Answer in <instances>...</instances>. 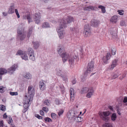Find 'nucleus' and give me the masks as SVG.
<instances>
[{
    "label": "nucleus",
    "instance_id": "nucleus-31",
    "mask_svg": "<svg viewBox=\"0 0 127 127\" xmlns=\"http://www.w3.org/2000/svg\"><path fill=\"white\" fill-rule=\"evenodd\" d=\"M42 27L43 28H47L50 27L49 25L47 22H45L43 24Z\"/></svg>",
    "mask_w": 127,
    "mask_h": 127
},
{
    "label": "nucleus",
    "instance_id": "nucleus-7",
    "mask_svg": "<svg viewBox=\"0 0 127 127\" xmlns=\"http://www.w3.org/2000/svg\"><path fill=\"white\" fill-rule=\"evenodd\" d=\"M28 95L29 96H30L31 98L32 97L33 98L34 94V88L31 86H29L28 88Z\"/></svg>",
    "mask_w": 127,
    "mask_h": 127
},
{
    "label": "nucleus",
    "instance_id": "nucleus-22",
    "mask_svg": "<svg viewBox=\"0 0 127 127\" xmlns=\"http://www.w3.org/2000/svg\"><path fill=\"white\" fill-rule=\"evenodd\" d=\"M40 90L42 91L44 90L46 88L45 85L44 83L43 82H40Z\"/></svg>",
    "mask_w": 127,
    "mask_h": 127
},
{
    "label": "nucleus",
    "instance_id": "nucleus-35",
    "mask_svg": "<svg viewBox=\"0 0 127 127\" xmlns=\"http://www.w3.org/2000/svg\"><path fill=\"white\" fill-rule=\"evenodd\" d=\"M93 6H89L87 7H85L84 10H85L90 11V10H93Z\"/></svg>",
    "mask_w": 127,
    "mask_h": 127
},
{
    "label": "nucleus",
    "instance_id": "nucleus-13",
    "mask_svg": "<svg viewBox=\"0 0 127 127\" xmlns=\"http://www.w3.org/2000/svg\"><path fill=\"white\" fill-rule=\"evenodd\" d=\"M121 72L119 70H117L114 72L113 76H112V79H114L117 78L119 75H121Z\"/></svg>",
    "mask_w": 127,
    "mask_h": 127
},
{
    "label": "nucleus",
    "instance_id": "nucleus-24",
    "mask_svg": "<svg viewBox=\"0 0 127 127\" xmlns=\"http://www.w3.org/2000/svg\"><path fill=\"white\" fill-rule=\"evenodd\" d=\"M24 77L26 79H30L32 78L31 75L29 73H27L24 76Z\"/></svg>",
    "mask_w": 127,
    "mask_h": 127
},
{
    "label": "nucleus",
    "instance_id": "nucleus-26",
    "mask_svg": "<svg viewBox=\"0 0 127 127\" xmlns=\"http://www.w3.org/2000/svg\"><path fill=\"white\" fill-rule=\"evenodd\" d=\"M28 55L30 56V55L34 54V51L33 49L31 48H29L28 49Z\"/></svg>",
    "mask_w": 127,
    "mask_h": 127
},
{
    "label": "nucleus",
    "instance_id": "nucleus-37",
    "mask_svg": "<svg viewBox=\"0 0 127 127\" xmlns=\"http://www.w3.org/2000/svg\"><path fill=\"white\" fill-rule=\"evenodd\" d=\"M5 107L3 105H0V110H1L3 111L5 110Z\"/></svg>",
    "mask_w": 127,
    "mask_h": 127
},
{
    "label": "nucleus",
    "instance_id": "nucleus-40",
    "mask_svg": "<svg viewBox=\"0 0 127 127\" xmlns=\"http://www.w3.org/2000/svg\"><path fill=\"white\" fill-rule=\"evenodd\" d=\"M23 52L22 51L19 50L17 51V53H16V55H21H21L22 54H23Z\"/></svg>",
    "mask_w": 127,
    "mask_h": 127
},
{
    "label": "nucleus",
    "instance_id": "nucleus-17",
    "mask_svg": "<svg viewBox=\"0 0 127 127\" xmlns=\"http://www.w3.org/2000/svg\"><path fill=\"white\" fill-rule=\"evenodd\" d=\"M117 62V60L116 59L112 61L111 65L109 66V68L110 70H113L114 68L116 66Z\"/></svg>",
    "mask_w": 127,
    "mask_h": 127
},
{
    "label": "nucleus",
    "instance_id": "nucleus-36",
    "mask_svg": "<svg viewBox=\"0 0 127 127\" xmlns=\"http://www.w3.org/2000/svg\"><path fill=\"white\" fill-rule=\"evenodd\" d=\"M29 105H23V107L24 108V109L23 110V112L24 113H25L27 111V108L29 107Z\"/></svg>",
    "mask_w": 127,
    "mask_h": 127
},
{
    "label": "nucleus",
    "instance_id": "nucleus-10",
    "mask_svg": "<svg viewBox=\"0 0 127 127\" xmlns=\"http://www.w3.org/2000/svg\"><path fill=\"white\" fill-rule=\"evenodd\" d=\"M77 56L76 55L74 56H72L70 55V57L69 58V62L71 67L74 64V60L77 59Z\"/></svg>",
    "mask_w": 127,
    "mask_h": 127
},
{
    "label": "nucleus",
    "instance_id": "nucleus-11",
    "mask_svg": "<svg viewBox=\"0 0 127 127\" xmlns=\"http://www.w3.org/2000/svg\"><path fill=\"white\" fill-rule=\"evenodd\" d=\"M99 21L93 19L90 22V25L93 27H96L98 26L99 24Z\"/></svg>",
    "mask_w": 127,
    "mask_h": 127
},
{
    "label": "nucleus",
    "instance_id": "nucleus-54",
    "mask_svg": "<svg viewBox=\"0 0 127 127\" xmlns=\"http://www.w3.org/2000/svg\"><path fill=\"white\" fill-rule=\"evenodd\" d=\"M123 102L125 103H126L127 102V96H125L124 97V99L123 100Z\"/></svg>",
    "mask_w": 127,
    "mask_h": 127
},
{
    "label": "nucleus",
    "instance_id": "nucleus-9",
    "mask_svg": "<svg viewBox=\"0 0 127 127\" xmlns=\"http://www.w3.org/2000/svg\"><path fill=\"white\" fill-rule=\"evenodd\" d=\"M17 67L18 65L17 64H14L8 69V72L10 74H11L15 71V69Z\"/></svg>",
    "mask_w": 127,
    "mask_h": 127
},
{
    "label": "nucleus",
    "instance_id": "nucleus-58",
    "mask_svg": "<svg viewBox=\"0 0 127 127\" xmlns=\"http://www.w3.org/2000/svg\"><path fill=\"white\" fill-rule=\"evenodd\" d=\"M34 116L37 118L39 119H40V115H39L38 114H34Z\"/></svg>",
    "mask_w": 127,
    "mask_h": 127
},
{
    "label": "nucleus",
    "instance_id": "nucleus-27",
    "mask_svg": "<svg viewBox=\"0 0 127 127\" xmlns=\"http://www.w3.org/2000/svg\"><path fill=\"white\" fill-rule=\"evenodd\" d=\"M98 8L101 9V12L102 13H104L106 12L105 7L104 6L100 5L98 6Z\"/></svg>",
    "mask_w": 127,
    "mask_h": 127
},
{
    "label": "nucleus",
    "instance_id": "nucleus-8",
    "mask_svg": "<svg viewBox=\"0 0 127 127\" xmlns=\"http://www.w3.org/2000/svg\"><path fill=\"white\" fill-rule=\"evenodd\" d=\"M62 59V60L64 63L66 61L67 59L70 57V56L67 53H63L61 55Z\"/></svg>",
    "mask_w": 127,
    "mask_h": 127
},
{
    "label": "nucleus",
    "instance_id": "nucleus-12",
    "mask_svg": "<svg viewBox=\"0 0 127 127\" xmlns=\"http://www.w3.org/2000/svg\"><path fill=\"white\" fill-rule=\"evenodd\" d=\"M88 93L86 95V96L88 98H90L92 95L94 93V90L93 88L92 87H90L89 88V91H88Z\"/></svg>",
    "mask_w": 127,
    "mask_h": 127
},
{
    "label": "nucleus",
    "instance_id": "nucleus-23",
    "mask_svg": "<svg viewBox=\"0 0 127 127\" xmlns=\"http://www.w3.org/2000/svg\"><path fill=\"white\" fill-rule=\"evenodd\" d=\"M7 72V70L4 68H0V74L2 75H3L6 73Z\"/></svg>",
    "mask_w": 127,
    "mask_h": 127
},
{
    "label": "nucleus",
    "instance_id": "nucleus-62",
    "mask_svg": "<svg viewBox=\"0 0 127 127\" xmlns=\"http://www.w3.org/2000/svg\"><path fill=\"white\" fill-rule=\"evenodd\" d=\"M33 29V27H31L29 30V32H30V33L31 32L32 33V31Z\"/></svg>",
    "mask_w": 127,
    "mask_h": 127
},
{
    "label": "nucleus",
    "instance_id": "nucleus-32",
    "mask_svg": "<svg viewBox=\"0 0 127 127\" xmlns=\"http://www.w3.org/2000/svg\"><path fill=\"white\" fill-rule=\"evenodd\" d=\"M44 103L45 105L49 106L50 105V101L48 99H46L44 101Z\"/></svg>",
    "mask_w": 127,
    "mask_h": 127
},
{
    "label": "nucleus",
    "instance_id": "nucleus-25",
    "mask_svg": "<svg viewBox=\"0 0 127 127\" xmlns=\"http://www.w3.org/2000/svg\"><path fill=\"white\" fill-rule=\"evenodd\" d=\"M21 57L23 59H24L25 61L28 60L27 56V55L26 54L24 53L23 54H22Z\"/></svg>",
    "mask_w": 127,
    "mask_h": 127
},
{
    "label": "nucleus",
    "instance_id": "nucleus-20",
    "mask_svg": "<svg viewBox=\"0 0 127 127\" xmlns=\"http://www.w3.org/2000/svg\"><path fill=\"white\" fill-rule=\"evenodd\" d=\"M118 16L116 15H114L112 17L110 20V22L113 23H116L117 22Z\"/></svg>",
    "mask_w": 127,
    "mask_h": 127
},
{
    "label": "nucleus",
    "instance_id": "nucleus-39",
    "mask_svg": "<svg viewBox=\"0 0 127 127\" xmlns=\"http://www.w3.org/2000/svg\"><path fill=\"white\" fill-rule=\"evenodd\" d=\"M116 118V115L115 113H114L112 115L111 119L113 121H115Z\"/></svg>",
    "mask_w": 127,
    "mask_h": 127
},
{
    "label": "nucleus",
    "instance_id": "nucleus-53",
    "mask_svg": "<svg viewBox=\"0 0 127 127\" xmlns=\"http://www.w3.org/2000/svg\"><path fill=\"white\" fill-rule=\"evenodd\" d=\"M112 54L113 55H115L116 54V51L114 50V49H111Z\"/></svg>",
    "mask_w": 127,
    "mask_h": 127
},
{
    "label": "nucleus",
    "instance_id": "nucleus-49",
    "mask_svg": "<svg viewBox=\"0 0 127 127\" xmlns=\"http://www.w3.org/2000/svg\"><path fill=\"white\" fill-rule=\"evenodd\" d=\"M55 102L56 104L57 105H59L61 104V103L59 102V100L58 99H56L55 100Z\"/></svg>",
    "mask_w": 127,
    "mask_h": 127
},
{
    "label": "nucleus",
    "instance_id": "nucleus-14",
    "mask_svg": "<svg viewBox=\"0 0 127 127\" xmlns=\"http://www.w3.org/2000/svg\"><path fill=\"white\" fill-rule=\"evenodd\" d=\"M40 14H37L35 13L34 17V21L35 23L36 24H38L40 22Z\"/></svg>",
    "mask_w": 127,
    "mask_h": 127
},
{
    "label": "nucleus",
    "instance_id": "nucleus-34",
    "mask_svg": "<svg viewBox=\"0 0 127 127\" xmlns=\"http://www.w3.org/2000/svg\"><path fill=\"white\" fill-rule=\"evenodd\" d=\"M34 54L30 55L29 56V58L32 61H33L35 60V58L34 56Z\"/></svg>",
    "mask_w": 127,
    "mask_h": 127
},
{
    "label": "nucleus",
    "instance_id": "nucleus-50",
    "mask_svg": "<svg viewBox=\"0 0 127 127\" xmlns=\"http://www.w3.org/2000/svg\"><path fill=\"white\" fill-rule=\"evenodd\" d=\"M123 10H118V13L120 15H123L124 14V13L123 12Z\"/></svg>",
    "mask_w": 127,
    "mask_h": 127
},
{
    "label": "nucleus",
    "instance_id": "nucleus-33",
    "mask_svg": "<svg viewBox=\"0 0 127 127\" xmlns=\"http://www.w3.org/2000/svg\"><path fill=\"white\" fill-rule=\"evenodd\" d=\"M33 46L34 48L35 49H37L39 46V44L38 42H33Z\"/></svg>",
    "mask_w": 127,
    "mask_h": 127
},
{
    "label": "nucleus",
    "instance_id": "nucleus-48",
    "mask_svg": "<svg viewBox=\"0 0 127 127\" xmlns=\"http://www.w3.org/2000/svg\"><path fill=\"white\" fill-rule=\"evenodd\" d=\"M120 25L122 26H124L126 25L125 22L123 21H121L120 22Z\"/></svg>",
    "mask_w": 127,
    "mask_h": 127
},
{
    "label": "nucleus",
    "instance_id": "nucleus-42",
    "mask_svg": "<svg viewBox=\"0 0 127 127\" xmlns=\"http://www.w3.org/2000/svg\"><path fill=\"white\" fill-rule=\"evenodd\" d=\"M10 94L11 95H18V93L17 92H10Z\"/></svg>",
    "mask_w": 127,
    "mask_h": 127
},
{
    "label": "nucleus",
    "instance_id": "nucleus-47",
    "mask_svg": "<svg viewBox=\"0 0 127 127\" xmlns=\"http://www.w3.org/2000/svg\"><path fill=\"white\" fill-rule=\"evenodd\" d=\"M26 18L28 21V22L29 23L30 22L32 21V19L30 18L29 15H27L26 16Z\"/></svg>",
    "mask_w": 127,
    "mask_h": 127
},
{
    "label": "nucleus",
    "instance_id": "nucleus-43",
    "mask_svg": "<svg viewBox=\"0 0 127 127\" xmlns=\"http://www.w3.org/2000/svg\"><path fill=\"white\" fill-rule=\"evenodd\" d=\"M111 56V55H110V53L108 52L107 53V54L106 57V59L107 60H109L110 59V57Z\"/></svg>",
    "mask_w": 127,
    "mask_h": 127
},
{
    "label": "nucleus",
    "instance_id": "nucleus-28",
    "mask_svg": "<svg viewBox=\"0 0 127 127\" xmlns=\"http://www.w3.org/2000/svg\"><path fill=\"white\" fill-rule=\"evenodd\" d=\"M102 115V114L101 115V116H100V117L105 122H107L108 121L109 119V117H105Z\"/></svg>",
    "mask_w": 127,
    "mask_h": 127
},
{
    "label": "nucleus",
    "instance_id": "nucleus-45",
    "mask_svg": "<svg viewBox=\"0 0 127 127\" xmlns=\"http://www.w3.org/2000/svg\"><path fill=\"white\" fill-rule=\"evenodd\" d=\"M15 11L16 14L18 18H19L20 17V16L17 10V9H15Z\"/></svg>",
    "mask_w": 127,
    "mask_h": 127
},
{
    "label": "nucleus",
    "instance_id": "nucleus-19",
    "mask_svg": "<svg viewBox=\"0 0 127 127\" xmlns=\"http://www.w3.org/2000/svg\"><path fill=\"white\" fill-rule=\"evenodd\" d=\"M98 114L99 116H101V115L102 114V116L107 117L110 115V112L109 111L103 112H99Z\"/></svg>",
    "mask_w": 127,
    "mask_h": 127
},
{
    "label": "nucleus",
    "instance_id": "nucleus-63",
    "mask_svg": "<svg viewBox=\"0 0 127 127\" xmlns=\"http://www.w3.org/2000/svg\"><path fill=\"white\" fill-rule=\"evenodd\" d=\"M3 121H0V127H1V126H2V125H3Z\"/></svg>",
    "mask_w": 127,
    "mask_h": 127
},
{
    "label": "nucleus",
    "instance_id": "nucleus-5",
    "mask_svg": "<svg viewBox=\"0 0 127 127\" xmlns=\"http://www.w3.org/2000/svg\"><path fill=\"white\" fill-rule=\"evenodd\" d=\"M33 99V98H31L30 96H27V95H25V97L24 99V105H29V104H31V101Z\"/></svg>",
    "mask_w": 127,
    "mask_h": 127
},
{
    "label": "nucleus",
    "instance_id": "nucleus-56",
    "mask_svg": "<svg viewBox=\"0 0 127 127\" xmlns=\"http://www.w3.org/2000/svg\"><path fill=\"white\" fill-rule=\"evenodd\" d=\"M126 74V72H125L123 74V75L122 78H121V77H120V79H122L123 78H124V77H125V76Z\"/></svg>",
    "mask_w": 127,
    "mask_h": 127
},
{
    "label": "nucleus",
    "instance_id": "nucleus-2",
    "mask_svg": "<svg viewBox=\"0 0 127 127\" xmlns=\"http://www.w3.org/2000/svg\"><path fill=\"white\" fill-rule=\"evenodd\" d=\"M78 116V113L74 110H70L67 113V117L69 120H74L76 117Z\"/></svg>",
    "mask_w": 127,
    "mask_h": 127
},
{
    "label": "nucleus",
    "instance_id": "nucleus-46",
    "mask_svg": "<svg viewBox=\"0 0 127 127\" xmlns=\"http://www.w3.org/2000/svg\"><path fill=\"white\" fill-rule=\"evenodd\" d=\"M103 62L106 64L107 63V61L108 60L106 59V58L105 57H103Z\"/></svg>",
    "mask_w": 127,
    "mask_h": 127
},
{
    "label": "nucleus",
    "instance_id": "nucleus-29",
    "mask_svg": "<svg viewBox=\"0 0 127 127\" xmlns=\"http://www.w3.org/2000/svg\"><path fill=\"white\" fill-rule=\"evenodd\" d=\"M63 71L62 69H59L57 70V74L59 76H62L63 74Z\"/></svg>",
    "mask_w": 127,
    "mask_h": 127
},
{
    "label": "nucleus",
    "instance_id": "nucleus-51",
    "mask_svg": "<svg viewBox=\"0 0 127 127\" xmlns=\"http://www.w3.org/2000/svg\"><path fill=\"white\" fill-rule=\"evenodd\" d=\"M42 110L46 112H48L49 110L46 107H43L42 108Z\"/></svg>",
    "mask_w": 127,
    "mask_h": 127
},
{
    "label": "nucleus",
    "instance_id": "nucleus-4",
    "mask_svg": "<svg viewBox=\"0 0 127 127\" xmlns=\"http://www.w3.org/2000/svg\"><path fill=\"white\" fill-rule=\"evenodd\" d=\"M26 35V34L23 31L19 29H18L17 37L20 41H22L24 39Z\"/></svg>",
    "mask_w": 127,
    "mask_h": 127
},
{
    "label": "nucleus",
    "instance_id": "nucleus-59",
    "mask_svg": "<svg viewBox=\"0 0 127 127\" xmlns=\"http://www.w3.org/2000/svg\"><path fill=\"white\" fill-rule=\"evenodd\" d=\"M7 116L6 114V113H5L3 115V118L4 119H6L7 118Z\"/></svg>",
    "mask_w": 127,
    "mask_h": 127
},
{
    "label": "nucleus",
    "instance_id": "nucleus-60",
    "mask_svg": "<svg viewBox=\"0 0 127 127\" xmlns=\"http://www.w3.org/2000/svg\"><path fill=\"white\" fill-rule=\"evenodd\" d=\"M44 112L42 110H40V115L43 116L44 115Z\"/></svg>",
    "mask_w": 127,
    "mask_h": 127
},
{
    "label": "nucleus",
    "instance_id": "nucleus-30",
    "mask_svg": "<svg viewBox=\"0 0 127 127\" xmlns=\"http://www.w3.org/2000/svg\"><path fill=\"white\" fill-rule=\"evenodd\" d=\"M82 119V118L81 117H78V116L75 117L74 120L78 122H80L81 121Z\"/></svg>",
    "mask_w": 127,
    "mask_h": 127
},
{
    "label": "nucleus",
    "instance_id": "nucleus-3",
    "mask_svg": "<svg viewBox=\"0 0 127 127\" xmlns=\"http://www.w3.org/2000/svg\"><path fill=\"white\" fill-rule=\"evenodd\" d=\"M83 33L85 37H87L90 36L91 33V29L88 24L85 25L84 27Z\"/></svg>",
    "mask_w": 127,
    "mask_h": 127
},
{
    "label": "nucleus",
    "instance_id": "nucleus-1",
    "mask_svg": "<svg viewBox=\"0 0 127 127\" xmlns=\"http://www.w3.org/2000/svg\"><path fill=\"white\" fill-rule=\"evenodd\" d=\"M74 20L73 17L70 16H69L66 18V23L65 20L63 19L60 22V25L59 27L57 30V31L59 37L62 39L64 37L65 33L64 31V28L66 27V24L70 23Z\"/></svg>",
    "mask_w": 127,
    "mask_h": 127
},
{
    "label": "nucleus",
    "instance_id": "nucleus-21",
    "mask_svg": "<svg viewBox=\"0 0 127 127\" xmlns=\"http://www.w3.org/2000/svg\"><path fill=\"white\" fill-rule=\"evenodd\" d=\"M89 88L84 87L82 89L81 92L82 94L86 93L89 91Z\"/></svg>",
    "mask_w": 127,
    "mask_h": 127
},
{
    "label": "nucleus",
    "instance_id": "nucleus-15",
    "mask_svg": "<svg viewBox=\"0 0 127 127\" xmlns=\"http://www.w3.org/2000/svg\"><path fill=\"white\" fill-rule=\"evenodd\" d=\"M15 7L14 4H12V5L10 6L9 8L8 13L9 14H12L14 13V9Z\"/></svg>",
    "mask_w": 127,
    "mask_h": 127
},
{
    "label": "nucleus",
    "instance_id": "nucleus-55",
    "mask_svg": "<svg viewBox=\"0 0 127 127\" xmlns=\"http://www.w3.org/2000/svg\"><path fill=\"white\" fill-rule=\"evenodd\" d=\"M58 52L59 54H60L62 51V49L61 48L58 49Z\"/></svg>",
    "mask_w": 127,
    "mask_h": 127
},
{
    "label": "nucleus",
    "instance_id": "nucleus-41",
    "mask_svg": "<svg viewBox=\"0 0 127 127\" xmlns=\"http://www.w3.org/2000/svg\"><path fill=\"white\" fill-rule=\"evenodd\" d=\"M44 120L45 122H52V120L48 117H47L45 118Z\"/></svg>",
    "mask_w": 127,
    "mask_h": 127
},
{
    "label": "nucleus",
    "instance_id": "nucleus-57",
    "mask_svg": "<svg viewBox=\"0 0 127 127\" xmlns=\"http://www.w3.org/2000/svg\"><path fill=\"white\" fill-rule=\"evenodd\" d=\"M63 110L60 111L58 113V114L59 116H60L63 113Z\"/></svg>",
    "mask_w": 127,
    "mask_h": 127
},
{
    "label": "nucleus",
    "instance_id": "nucleus-64",
    "mask_svg": "<svg viewBox=\"0 0 127 127\" xmlns=\"http://www.w3.org/2000/svg\"><path fill=\"white\" fill-rule=\"evenodd\" d=\"M76 81L75 79H74L72 81V83L73 84H75L76 83Z\"/></svg>",
    "mask_w": 127,
    "mask_h": 127
},
{
    "label": "nucleus",
    "instance_id": "nucleus-38",
    "mask_svg": "<svg viewBox=\"0 0 127 127\" xmlns=\"http://www.w3.org/2000/svg\"><path fill=\"white\" fill-rule=\"evenodd\" d=\"M104 127H113L111 124L106 123L104 124Z\"/></svg>",
    "mask_w": 127,
    "mask_h": 127
},
{
    "label": "nucleus",
    "instance_id": "nucleus-6",
    "mask_svg": "<svg viewBox=\"0 0 127 127\" xmlns=\"http://www.w3.org/2000/svg\"><path fill=\"white\" fill-rule=\"evenodd\" d=\"M94 67V62L91 61L88 64L87 67L86 72L87 73H90L93 71Z\"/></svg>",
    "mask_w": 127,
    "mask_h": 127
},
{
    "label": "nucleus",
    "instance_id": "nucleus-44",
    "mask_svg": "<svg viewBox=\"0 0 127 127\" xmlns=\"http://www.w3.org/2000/svg\"><path fill=\"white\" fill-rule=\"evenodd\" d=\"M51 117L53 119H55L56 118V115L55 113H52L51 114Z\"/></svg>",
    "mask_w": 127,
    "mask_h": 127
},
{
    "label": "nucleus",
    "instance_id": "nucleus-52",
    "mask_svg": "<svg viewBox=\"0 0 127 127\" xmlns=\"http://www.w3.org/2000/svg\"><path fill=\"white\" fill-rule=\"evenodd\" d=\"M9 120L8 121V123L9 124H11V123L12 122V120L11 117H9Z\"/></svg>",
    "mask_w": 127,
    "mask_h": 127
},
{
    "label": "nucleus",
    "instance_id": "nucleus-61",
    "mask_svg": "<svg viewBox=\"0 0 127 127\" xmlns=\"http://www.w3.org/2000/svg\"><path fill=\"white\" fill-rule=\"evenodd\" d=\"M4 92V88L3 87L2 89H0V93H2Z\"/></svg>",
    "mask_w": 127,
    "mask_h": 127
},
{
    "label": "nucleus",
    "instance_id": "nucleus-16",
    "mask_svg": "<svg viewBox=\"0 0 127 127\" xmlns=\"http://www.w3.org/2000/svg\"><path fill=\"white\" fill-rule=\"evenodd\" d=\"M69 92L70 96V100L73 101L74 99V91L73 89L72 88H70Z\"/></svg>",
    "mask_w": 127,
    "mask_h": 127
},
{
    "label": "nucleus",
    "instance_id": "nucleus-18",
    "mask_svg": "<svg viewBox=\"0 0 127 127\" xmlns=\"http://www.w3.org/2000/svg\"><path fill=\"white\" fill-rule=\"evenodd\" d=\"M114 29H111L110 32L111 34L112 35V37L113 38H115L117 36L116 30V29H115V30Z\"/></svg>",
    "mask_w": 127,
    "mask_h": 127
}]
</instances>
